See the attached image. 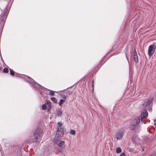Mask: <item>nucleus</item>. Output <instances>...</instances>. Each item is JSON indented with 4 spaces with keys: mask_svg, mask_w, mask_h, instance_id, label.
I'll list each match as a JSON object with an SVG mask.
<instances>
[{
    "mask_svg": "<svg viewBox=\"0 0 156 156\" xmlns=\"http://www.w3.org/2000/svg\"><path fill=\"white\" fill-rule=\"evenodd\" d=\"M9 9V8H6L4 10L3 13L0 16V26L1 27L0 29L2 30L4 27Z\"/></svg>",
    "mask_w": 156,
    "mask_h": 156,
    "instance_id": "nucleus-1",
    "label": "nucleus"
},
{
    "mask_svg": "<svg viewBox=\"0 0 156 156\" xmlns=\"http://www.w3.org/2000/svg\"><path fill=\"white\" fill-rule=\"evenodd\" d=\"M23 78L31 85L34 90L38 91L39 85L34 80L30 77L28 76H25L24 77H23Z\"/></svg>",
    "mask_w": 156,
    "mask_h": 156,
    "instance_id": "nucleus-2",
    "label": "nucleus"
},
{
    "mask_svg": "<svg viewBox=\"0 0 156 156\" xmlns=\"http://www.w3.org/2000/svg\"><path fill=\"white\" fill-rule=\"evenodd\" d=\"M140 122V118L139 117H136L135 119H133L131 122L130 126L131 129H134L136 127V126Z\"/></svg>",
    "mask_w": 156,
    "mask_h": 156,
    "instance_id": "nucleus-3",
    "label": "nucleus"
},
{
    "mask_svg": "<svg viewBox=\"0 0 156 156\" xmlns=\"http://www.w3.org/2000/svg\"><path fill=\"white\" fill-rule=\"evenodd\" d=\"M123 130L119 129L115 133V137L117 140H120L122 138L124 135Z\"/></svg>",
    "mask_w": 156,
    "mask_h": 156,
    "instance_id": "nucleus-4",
    "label": "nucleus"
},
{
    "mask_svg": "<svg viewBox=\"0 0 156 156\" xmlns=\"http://www.w3.org/2000/svg\"><path fill=\"white\" fill-rule=\"evenodd\" d=\"M156 48V46L153 44L149 46L148 48V55L151 57L154 54Z\"/></svg>",
    "mask_w": 156,
    "mask_h": 156,
    "instance_id": "nucleus-5",
    "label": "nucleus"
},
{
    "mask_svg": "<svg viewBox=\"0 0 156 156\" xmlns=\"http://www.w3.org/2000/svg\"><path fill=\"white\" fill-rule=\"evenodd\" d=\"M64 134L63 129L61 127L58 128L56 132V135L54 139H59V138L62 137Z\"/></svg>",
    "mask_w": 156,
    "mask_h": 156,
    "instance_id": "nucleus-6",
    "label": "nucleus"
},
{
    "mask_svg": "<svg viewBox=\"0 0 156 156\" xmlns=\"http://www.w3.org/2000/svg\"><path fill=\"white\" fill-rule=\"evenodd\" d=\"M148 115V112L147 110H144L142 111L140 115L141 121H144L145 120L147 119Z\"/></svg>",
    "mask_w": 156,
    "mask_h": 156,
    "instance_id": "nucleus-7",
    "label": "nucleus"
},
{
    "mask_svg": "<svg viewBox=\"0 0 156 156\" xmlns=\"http://www.w3.org/2000/svg\"><path fill=\"white\" fill-rule=\"evenodd\" d=\"M34 137L35 141H37L38 139L39 136V128L38 127H37L34 130Z\"/></svg>",
    "mask_w": 156,
    "mask_h": 156,
    "instance_id": "nucleus-8",
    "label": "nucleus"
},
{
    "mask_svg": "<svg viewBox=\"0 0 156 156\" xmlns=\"http://www.w3.org/2000/svg\"><path fill=\"white\" fill-rule=\"evenodd\" d=\"M54 141L55 143L59 147L62 148H64L65 147L64 141H60L59 139H56V138L54 139Z\"/></svg>",
    "mask_w": 156,
    "mask_h": 156,
    "instance_id": "nucleus-9",
    "label": "nucleus"
},
{
    "mask_svg": "<svg viewBox=\"0 0 156 156\" xmlns=\"http://www.w3.org/2000/svg\"><path fill=\"white\" fill-rule=\"evenodd\" d=\"M134 60L135 62L137 63L138 62V56L135 48H134V51L133 54Z\"/></svg>",
    "mask_w": 156,
    "mask_h": 156,
    "instance_id": "nucleus-10",
    "label": "nucleus"
},
{
    "mask_svg": "<svg viewBox=\"0 0 156 156\" xmlns=\"http://www.w3.org/2000/svg\"><path fill=\"white\" fill-rule=\"evenodd\" d=\"M46 103L47 105V108L48 110L49 111L51 109V103L48 100L46 101Z\"/></svg>",
    "mask_w": 156,
    "mask_h": 156,
    "instance_id": "nucleus-11",
    "label": "nucleus"
},
{
    "mask_svg": "<svg viewBox=\"0 0 156 156\" xmlns=\"http://www.w3.org/2000/svg\"><path fill=\"white\" fill-rule=\"evenodd\" d=\"M62 114V112L61 109H58L56 111V116H61Z\"/></svg>",
    "mask_w": 156,
    "mask_h": 156,
    "instance_id": "nucleus-12",
    "label": "nucleus"
},
{
    "mask_svg": "<svg viewBox=\"0 0 156 156\" xmlns=\"http://www.w3.org/2000/svg\"><path fill=\"white\" fill-rule=\"evenodd\" d=\"M129 49L128 46H126V47L125 48L126 52H125V55H126V58L129 61V58L128 55V50Z\"/></svg>",
    "mask_w": 156,
    "mask_h": 156,
    "instance_id": "nucleus-13",
    "label": "nucleus"
},
{
    "mask_svg": "<svg viewBox=\"0 0 156 156\" xmlns=\"http://www.w3.org/2000/svg\"><path fill=\"white\" fill-rule=\"evenodd\" d=\"M153 99L152 98H150L147 99L145 100L147 102V103L148 104H147L146 105H150L153 101Z\"/></svg>",
    "mask_w": 156,
    "mask_h": 156,
    "instance_id": "nucleus-14",
    "label": "nucleus"
},
{
    "mask_svg": "<svg viewBox=\"0 0 156 156\" xmlns=\"http://www.w3.org/2000/svg\"><path fill=\"white\" fill-rule=\"evenodd\" d=\"M60 96L61 98L63 99L66 100V95L64 94H60Z\"/></svg>",
    "mask_w": 156,
    "mask_h": 156,
    "instance_id": "nucleus-15",
    "label": "nucleus"
},
{
    "mask_svg": "<svg viewBox=\"0 0 156 156\" xmlns=\"http://www.w3.org/2000/svg\"><path fill=\"white\" fill-rule=\"evenodd\" d=\"M66 101V100H63V99H61L60 100V101L59 103V106H61L62 105V104L65 102Z\"/></svg>",
    "mask_w": 156,
    "mask_h": 156,
    "instance_id": "nucleus-16",
    "label": "nucleus"
},
{
    "mask_svg": "<svg viewBox=\"0 0 156 156\" xmlns=\"http://www.w3.org/2000/svg\"><path fill=\"white\" fill-rule=\"evenodd\" d=\"M122 151L120 147H118L116 149V151L117 153H120Z\"/></svg>",
    "mask_w": 156,
    "mask_h": 156,
    "instance_id": "nucleus-17",
    "label": "nucleus"
},
{
    "mask_svg": "<svg viewBox=\"0 0 156 156\" xmlns=\"http://www.w3.org/2000/svg\"><path fill=\"white\" fill-rule=\"evenodd\" d=\"M3 72L5 73H8L9 72V70L8 68H5L3 70Z\"/></svg>",
    "mask_w": 156,
    "mask_h": 156,
    "instance_id": "nucleus-18",
    "label": "nucleus"
},
{
    "mask_svg": "<svg viewBox=\"0 0 156 156\" xmlns=\"http://www.w3.org/2000/svg\"><path fill=\"white\" fill-rule=\"evenodd\" d=\"M51 99L55 103H56L57 102V99L55 98L52 97L51 98Z\"/></svg>",
    "mask_w": 156,
    "mask_h": 156,
    "instance_id": "nucleus-19",
    "label": "nucleus"
},
{
    "mask_svg": "<svg viewBox=\"0 0 156 156\" xmlns=\"http://www.w3.org/2000/svg\"><path fill=\"white\" fill-rule=\"evenodd\" d=\"M47 103H46L42 105V109L43 110H45L47 108Z\"/></svg>",
    "mask_w": 156,
    "mask_h": 156,
    "instance_id": "nucleus-20",
    "label": "nucleus"
},
{
    "mask_svg": "<svg viewBox=\"0 0 156 156\" xmlns=\"http://www.w3.org/2000/svg\"><path fill=\"white\" fill-rule=\"evenodd\" d=\"M9 71L10 74L12 76H14V73L13 70L11 69H10Z\"/></svg>",
    "mask_w": 156,
    "mask_h": 156,
    "instance_id": "nucleus-21",
    "label": "nucleus"
},
{
    "mask_svg": "<svg viewBox=\"0 0 156 156\" xmlns=\"http://www.w3.org/2000/svg\"><path fill=\"white\" fill-rule=\"evenodd\" d=\"M65 93L66 95H69L72 94V92L69 91H66Z\"/></svg>",
    "mask_w": 156,
    "mask_h": 156,
    "instance_id": "nucleus-22",
    "label": "nucleus"
},
{
    "mask_svg": "<svg viewBox=\"0 0 156 156\" xmlns=\"http://www.w3.org/2000/svg\"><path fill=\"white\" fill-rule=\"evenodd\" d=\"M50 92H49V95H50L51 96H53L54 95V92L52 90H49Z\"/></svg>",
    "mask_w": 156,
    "mask_h": 156,
    "instance_id": "nucleus-23",
    "label": "nucleus"
},
{
    "mask_svg": "<svg viewBox=\"0 0 156 156\" xmlns=\"http://www.w3.org/2000/svg\"><path fill=\"white\" fill-rule=\"evenodd\" d=\"M70 133L73 135H74L76 133V132L73 130H71L70 131Z\"/></svg>",
    "mask_w": 156,
    "mask_h": 156,
    "instance_id": "nucleus-24",
    "label": "nucleus"
},
{
    "mask_svg": "<svg viewBox=\"0 0 156 156\" xmlns=\"http://www.w3.org/2000/svg\"><path fill=\"white\" fill-rule=\"evenodd\" d=\"M147 104H148V103H147V102L145 100L144 103L143 104V105L144 106H146L148 105H146Z\"/></svg>",
    "mask_w": 156,
    "mask_h": 156,
    "instance_id": "nucleus-25",
    "label": "nucleus"
},
{
    "mask_svg": "<svg viewBox=\"0 0 156 156\" xmlns=\"http://www.w3.org/2000/svg\"><path fill=\"white\" fill-rule=\"evenodd\" d=\"M58 124L60 126H61L62 125V123L61 122H58Z\"/></svg>",
    "mask_w": 156,
    "mask_h": 156,
    "instance_id": "nucleus-26",
    "label": "nucleus"
},
{
    "mask_svg": "<svg viewBox=\"0 0 156 156\" xmlns=\"http://www.w3.org/2000/svg\"><path fill=\"white\" fill-rule=\"evenodd\" d=\"M120 156H126L125 154L124 153L120 154Z\"/></svg>",
    "mask_w": 156,
    "mask_h": 156,
    "instance_id": "nucleus-27",
    "label": "nucleus"
},
{
    "mask_svg": "<svg viewBox=\"0 0 156 156\" xmlns=\"http://www.w3.org/2000/svg\"><path fill=\"white\" fill-rule=\"evenodd\" d=\"M154 124L156 126V119L154 120Z\"/></svg>",
    "mask_w": 156,
    "mask_h": 156,
    "instance_id": "nucleus-28",
    "label": "nucleus"
},
{
    "mask_svg": "<svg viewBox=\"0 0 156 156\" xmlns=\"http://www.w3.org/2000/svg\"><path fill=\"white\" fill-rule=\"evenodd\" d=\"M148 111H151L152 110V108H150L148 109Z\"/></svg>",
    "mask_w": 156,
    "mask_h": 156,
    "instance_id": "nucleus-29",
    "label": "nucleus"
},
{
    "mask_svg": "<svg viewBox=\"0 0 156 156\" xmlns=\"http://www.w3.org/2000/svg\"><path fill=\"white\" fill-rule=\"evenodd\" d=\"M39 86H40V89L41 88H42V87L40 85H39Z\"/></svg>",
    "mask_w": 156,
    "mask_h": 156,
    "instance_id": "nucleus-30",
    "label": "nucleus"
},
{
    "mask_svg": "<svg viewBox=\"0 0 156 156\" xmlns=\"http://www.w3.org/2000/svg\"><path fill=\"white\" fill-rule=\"evenodd\" d=\"M2 69V67L1 66H0V71Z\"/></svg>",
    "mask_w": 156,
    "mask_h": 156,
    "instance_id": "nucleus-31",
    "label": "nucleus"
},
{
    "mask_svg": "<svg viewBox=\"0 0 156 156\" xmlns=\"http://www.w3.org/2000/svg\"><path fill=\"white\" fill-rule=\"evenodd\" d=\"M41 132V131L40 130V132H39V133H40H40Z\"/></svg>",
    "mask_w": 156,
    "mask_h": 156,
    "instance_id": "nucleus-32",
    "label": "nucleus"
},
{
    "mask_svg": "<svg viewBox=\"0 0 156 156\" xmlns=\"http://www.w3.org/2000/svg\"><path fill=\"white\" fill-rule=\"evenodd\" d=\"M155 156H156V154H155Z\"/></svg>",
    "mask_w": 156,
    "mask_h": 156,
    "instance_id": "nucleus-33",
    "label": "nucleus"
}]
</instances>
